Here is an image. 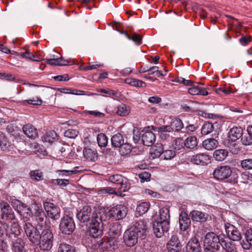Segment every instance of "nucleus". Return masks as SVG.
Returning a JSON list of instances; mask_svg holds the SVG:
<instances>
[{"instance_id": "32", "label": "nucleus", "mask_w": 252, "mask_h": 252, "mask_svg": "<svg viewBox=\"0 0 252 252\" xmlns=\"http://www.w3.org/2000/svg\"><path fill=\"white\" fill-rule=\"evenodd\" d=\"M180 228L183 231H186L190 225V220L186 214L184 215H180L179 219Z\"/></svg>"}, {"instance_id": "19", "label": "nucleus", "mask_w": 252, "mask_h": 252, "mask_svg": "<svg viewBox=\"0 0 252 252\" xmlns=\"http://www.w3.org/2000/svg\"><path fill=\"white\" fill-rule=\"evenodd\" d=\"M226 232L229 238L232 241H239L241 239V234L237 228L233 225L226 226Z\"/></svg>"}, {"instance_id": "22", "label": "nucleus", "mask_w": 252, "mask_h": 252, "mask_svg": "<svg viewBox=\"0 0 252 252\" xmlns=\"http://www.w3.org/2000/svg\"><path fill=\"white\" fill-rule=\"evenodd\" d=\"M11 240L10 247L13 252H26L24 247V242L22 239L17 238Z\"/></svg>"}, {"instance_id": "40", "label": "nucleus", "mask_w": 252, "mask_h": 252, "mask_svg": "<svg viewBox=\"0 0 252 252\" xmlns=\"http://www.w3.org/2000/svg\"><path fill=\"white\" fill-rule=\"evenodd\" d=\"M214 129V125L212 123L208 122L203 125L201 132L202 135H207L212 132Z\"/></svg>"}, {"instance_id": "58", "label": "nucleus", "mask_w": 252, "mask_h": 252, "mask_svg": "<svg viewBox=\"0 0 252 252\" xmlns=\"http://www.w3.org/2000/svg\"><path fill=\"white\" fill-rule=\"evenodd\" d=\"M174 82H179L180 83L183 84L185 86H192V82L190 80H186L182 77H178L175 78L174 80Z\"/></svg>"}, {"instance_id": "63", "label": "nucleus", "mask_w": 252, "mask_h": 252, "mask_svg": "<svg viewBox=\"0 0 252 252\" xmlns=\"http://www.w3.org/2000/svg\"><path fill=\"white\" fill-rule=\"evenodd\" d=\"M189 93L192 95H198L199 93V87L198 85H193L188 90Z\"/></svg>"}, {"instance_id": "17", "label": "nucleus", "mask_w": 252, "mask_h": 252, "mask_svg": "<svg viewBox=\"0 0 252 252\" xmlns=\"http://www.w3.org/2000/svg\"><path fill=\"white\" fill-rule=\"evenodd\" d=\"M33 211L32 216H33L38 222V224L42 225L44 222H45L47 220L45 212L43 210L41 206L38 204H34L32 206Z\"/></svg>"}, {"instance_id": "18", "label": "nucleus", "mask_w": 252, "mask_h": 252, "mask_svg": "<svg viewBox=\"0 0 252 252\" xmlns=\"http://www.w3.org/2000/svg\"><path fill=\"white\" fill-rule=\"evenodd\" d=\"M158 220L162 221L164 229L167 230L168 227H170V215L169 210L167 208H162L159 210V216Z\"/></svg>"}, {"instance_id": "59", "label": "nucleus", "mask_w": 252, "mask_h": 252, "mask_svg": "<svg viewBox=\"0 0 252 252\" xmlns=\"http://www.w3.org/2000/svg\"><path fill=\"white\" fill-rule=\"evenodd\" d=\"M245 236L247 242L252 246V229H247L245 233Z\"/></svg>"}, {"instance_id": "35", "label": "nucleus", "mask_w": 252, "mask_h": 252, "mask_svg": "<svg viewBox=\"0 0 252 252\" xmlns=\"http://www.w3.org/2000/svg\"><path fill=\"white\" fill-rule=\"evenodd\" d=\"M130 112L129 106L122 103L117 106V114L122 117L127 116Z\"/></svg>"}, {"instance_id": "39", "label": "nucleus", "mask_w": 252, "mask_h": 252, "mask_svg": "<svg viewBox=\"0 0 252 252\" xmlns=\"http://www.w3.org/2000/svg\"><path fill=\"white\" fill-rule=\"evenodd\" d=\"M150 205L149 203L143 202L139 204L136 207V212L142 215L146 213L150 208Z\"/></svg>"}, {"instance_id": "33", "label": "nucleus", "mask_w": 252, "mask_h": 252, "mask_svg": "<svg viewBox=\"0 0 252 252\" xmlns=\"http://www.w3.org/2000/svg\"><path fill=\"white\" fill-rule=\"evenodd\" d=\"M84 157L90 161H94L97 158V153L95 150L90 148H85L83 150Z\"/></svg>"}, {"instance_id": "30", "label": "nucleus", "mask_w": 252, "mask_h": 252, "mask_svg": "<svg viewBox=\"0 0 252 252\" xmlns=\"http://www.w3.org/2000/svg\"><path fill=\"white\" fill-rule=\"evenodd\" d=\"M112 146L114 148H119L125 142L123 135L120 133L112 136L111 139Z\"/></svg>"}, {"instance_id": "50", "label": "nucleus", "mask_w": 252, "mask_h": 252, "mask_svg": "<svg viewBox=\"0 0 252 252\" xmlns=\"http://www.w3.org/2000/svg\"><path fill=\"white\" fill-rule=\"evenodd\" d=\"M99 194H118L117 190L114 189V188L112 187H107L99 189L98 191Z\"/></svg>"}, {"instance_id": "6", "label": "nucleus", "mask_w": 252, "mask_h": 252, "mask_svg": "<svg viewBox=\"0 0 252 252\" xmlns=\"http://www.w3.org/2000/svg\"><path fill=\"white\" fill-rule=\"evenodd\" d=\"M54 236L49 229H45L41 233L39 241L38 243L40 250L49 251L53 246Z\"/></svg>"}, {"instance_id": "7", "label": "nucleus", "mask_w": 252, "mask_h": 252, "mask_svg": "<svg viewBox=\"0 0 252 252\" xmlns=\"http://www.w3.org/2000/svg\"><path fill=\"white\" fill-rule=\"evenodd\" d=\"M122 225L119 222L110 223L107 232L108 242L110 245H117L118 239L122 233Z\"/></svg>"}, {"instance_id": "36", "label": "nucleus", "mask_w": 252, "mask_h": 252, "mask_svg": "<svg viewBox=\"0 0 252 252\" xmlns=\"http://www.w3.org/2000/svg\"><path fill=\"white\" fill-rule=\"evenodd\" d=\"M126 37L128 39L133 41L137 45H140L142 44V37L140 34L136 33H126Z\"/></svg>"}, {"instance_id": "60", "label": "nucleus", "mask_w": 252, "mask_h": 252, "mask_svg": "<svg viewBox=\"0 0 252 252\" xmlns=\"http://www.w3.org/2000/svg\"><path fill=\"white\" fill-rule=\"evenodd\" d=\"M215 92L218 94H221V93L228 94L231 93V90L229 88H226L225 87H220L215 89Z\"/></svg>"}, {"instance_id": "37", "label": "nucleus", "mask_w": 252, "mask_h": 252, "mask_svg": "<svg viewBox=\"0 0 252 252\" xmlns=\"http://www.w3.org/2000/svg\"><path fill=\"white\" fill-rule=\"evenodd\" d=\"M170 125L172 127L173 131H180L184 126L182 120L179 118H176L172 120L170 123Z\"/></svg>"}, {"instance_id": "5", "label": "nucleus", "mask_w": 252, "mask_h": 252, "mask_svg": "<svg viewBox=\"0 0 252 252\" xmlns=\"http://www.w3.org/2000/svg\"><path fill=\"white\" fill-rule=\"evenodd\" d=\"M109 181L113 184V188L115 190L119 192H125L130 188V184L128 179L120 174H116L110 176Z\"/></svg>"}, {"instance_id": "12", "label": "nucleus", "mask_w": 252, "mask_h": 252, "mask_svg": "<svg viewBox=\"0 0 252 252\" xmlns=\"http://www.w3.org/2000/svg\"><path fill=\"white\" fill-rule=\"evenodd\" d=\"M43 207L49 218L56 221L60 219L61 210L58 206L51 202H45Z\"/></svg>"}, {"instance_id": "3", "label": "nucleus", "mask_w": 252, "mask_h": 252, "mask_svg": "<svg viewBox=\"0 0 252 252\" xmlns=\"http://www.w3.org/2000/svg\"><path fill=\"white\" fill-rule=\"evenodd\" d=\"M104 213L98 212L97 216L87 223L89 226V234L94 238L100 237L104 231V222H106Z\"/></svg>"}, {"instance_id": "46", "label": "nucleus", "mask_w": 252, "mask_h": 252, "mask_svg": "<svg viewBox=\"0 0 252 252\" xmlns=\"http://www.w3.org/2000/svg\"><path fill=\"white\" fill-rule=\"evenodd\" d=\"M59 91L64 94H83V91L77 90L76 89H73L70 88H60L59 89Z\"/></svg>"}, {"instance_id": "53", "label": "nucleus", "mask_w": 252, "mask_h": 252, "mask_svg": "<svg viewBox=\"0 0 252 252\" xmlns=\"http://www.w3.org/2000/svg\"><path fill=\"white\" fill-rule=\"evenodd\" d=\"M171 125H164L157 128V131L159 133H166L170 132L173 131Z\"/></svg>"}, {"instance_id": "9", "label": "nucleus", "mask_w": 252, "mask_h": 252, "mask_svg": "<svg viewBox=\"0 0 252 252\" xmlns=\"http://www.w3.org/2000/svg\"><path fill=\"white\" fill-rule=\"evenodd\" d=\"M98 213L93 211L90 206L85 205L77 213L76 217L81 222L88 223Z\"/></svg>"}, {"instance_id": "45", "label": "nucleus", "mask_w": 252, "mask_h": 252, "mask_svg": "<svg viewBox=\"0 0 252 252\" xmlns=\"http://www.w3.org/2000/svg\"><path fill=\"white\" fill-rule=\"evenodd\" d=\"M119 148L120 149V152L122 155H126L131 152L132 146L127 142H124V144H122Z\"/></svg>"}, {"instance_id": "31", "label": "nucleus", "mask_w": 252, "mask_h": 252, "mask_svg": "<svg viewBox=\"0 0 252 252\" xmlns=\"http://www.w3.org/2000/svg\"><path fill=\"white\" fill-rule=\"evenodd\" d=\"M185 147L189 150H193L196 148L198 144L197 138L195 136H191L184 140Z\"/></svg>"}, {"instance_id": "43", "label": "nucleus", "mask_w": 252, "mask_h": 252, "mask_svg": "<svg viewBox=\"0 0 252 252\" xmlns=\"http://www.w3.org/2000/svg\"><path fill=\"white\" fill-rule=\"evenodd\" d=\"M30 176L32 180L36 181H42L44 179L42 172L39 170L32 171Z\"/></svg>"}, {"instance_id": "61", "label": "nucleus", "mask_w": 252, "mask_h": 252, "mask_svg": "<svg viewBox=\"0 0 252 252\" xmlns=\"http://www.w3.org/2000/svg\"><path fill=\"white\" fill-rule=\"evenodd\" d=\"M0 78L7 81H13L15 80V77L11 74H6L4 72H0Z\"/></svg>"}, {"instance_id": "2", "label": "nucleus", "mask_w": 252, "mask_h": 252, "mask_svg": "<svg viewBox=\"0 0 252 252\" xmlns=\"http://www.w3.org/2000/svg\"><path fill=\"white\" fill-rule=\"evenodd\" d=\"M224 235H217L213 232H209L205 235L203 247L205 252H219L221 246V241L224 240Z\"/></svg>"}, {"instance_id": "44", "label": "nucleus", "mask_w": 252, "mask_h": 252, "mask_svg": "<svg viewBox=\"0 0 252 252\" xmlns=\"http://www.w3.org/2000/svg\"><path fill=\"white\" fill-rule=\"evenodd\" d=\"M97 141L98 145L101 147H105L108 143V138L106 135L103 133H100L97 135Z\"/></svg>"}, {"instance_id": "29", "label": "nucleus", "mask_w": 252, "mask_h": 252, "mask_svg": "<svg viewBox=\"0 0 252 252\" xmlns=\"http://www.w3.org/2000/svg\"><path fill=\"white\" fill-rule=\"evenodd\" d=\"M219 146L218 140L213 138H208L202 142V147L207 150L212 151Z\"/></svg>"}, {"instance_id": "34", "label": "nucleus", "mask_w": 252, "mask_h": 252, "mask_svg": "<svg viewBox=\"0 0 252 252\" xmlns=\"http://www.w3.org/2000/svg\"><path fill=\"white\" fill-rule=\"evenodd\" d=\"M228 152L225 149H219L215 151L213 157L215 160L221 161L224 160L228 156Z\"/></svg>"}, {"instance_id": "11", "label": "nucleus", "mask_w": 252, "mask_h": 252, "mask_svg": "<svg viewBox=\"0 0 252 252\" xmlns=\"http://www.w3.org/2000/svg\"><path fill=\"white\" fill-rule=\"evenodd\" d=\"M24 229L30 241L32 244H38L41 236V233L38 229L29 222L25 223Z\"/></svg>"}, {"instance_id": "54", "label": "nucleus", "mask_w": 252, "mask_h": 252, "mask_svg": "<svg viewBox=\"0 0 252 252\" xmlns=\"http://www.w3.org/2000/svg\"><path fill=\"white\" fill-rule=\"evenodd\" d=\"M163 157L165 159H170L175 156V152L173 150H166L163 151Z\"/></svg>"}, {"instance_id": "51", "label": "nucleus", "mask_w": 252, "mask_h": 252, "mask_svg": "<svg viewBox=\"0 0 252 252\" xmlns=\"http://www.w3.org/2000/svg\"><path fill=\"white\" fill-rule=\"evenodd\" d=\"M78 134V131L74 129H68L65 131L64 135L69 138L74 139Z\"/></svg>"}, {"instance_id": "56", "label": "nucleus", "mask_w": 252, "mask_h": 252, "mask_svg": "<svg viewBox=\"0 0 252 252\" xmlns=\"http://www.w3.org/2000/svg\"><path fill=\"white\" fill-rule=\"evenodd\" d=\"M153 154L156 157H159L161 155H163V150L161 144H159V146H155L153 147Z\"/></svg>"}, {"instance_id": "24", "label": "nucleus", "mask_w": 252, "mask_h": 252, "mask_svg": "<svg viewBox=\"0 0 252 252\" xmlns=\"http://www.w3.org/2000/svg\"><path fill=\"white\" fill-rule=\"evenodd\" d=\"M187 252H201V248L199 240L195 237L192 238L186 246Z\"/></svg>"}, {"instance_id": "27", "label": "nucleus", "mask_w": 252, "mask_h": 252, "mask_svg": "<svg viewBox=\"0 0 252 252\" xmlns=\"http://www.w3.org/2000/svg\"><path fill=\"white\" fill-rule=\"evenodd\" d=\"M23 131L25 135L32 139L35 138L38 135L37 129L34 126L30 124L23 126Z\"/></svg>"}, {"instance_id": "64", "label": "nucleus", "mask_w": 252, "mask_h": 252, "mask_svg": "<svg viewBox=\"0 0 252 252\" xmlns=\"http://www.w3.org/2000/svg\"><path fill=\"white\" fill-rule=\"evenodd\" d=\"M251 41L250 36H243L239 39V42L243 45L246 46Z\"/></svg>"}, {"instance_id": "62", "label": "nucleus", "mask_w": 252, "mask_h": 252, "mask_svg": "<svg viewBox=\"0 0 252 252\" xmlns=\"http://www.w3.org/2000/svg\"><path fill=\"white\" fill-rule=\"evenodd\" d=\"M27 54L26 59L36 62H40L42 60L39 57H35L33 54L30 53L28 50L26 52Z\"/></svg>"}, {"instance_id": "13", "label": "nucleus", "mask_w": 252, "mask_h": 252, "mask_svg": "<svg viewBox=\"0 0 252 252\" xmlns=\"http://www.w3.org/2000/svg\"><path fill=\"white\" fill-rule=\"evenodd\" d=\"M232 174V170L228 165H220L216 168L213 172L214 178L218 181H223L228 179Z\"/></svg>"}, {"instance_id": "21", "label": "nucleus", "mask_w": 252, "mask_h": 252, "mask_svg": "<svg viewBox=\"0 0 252 252\" xmlns=\"http://www.w3.org/2000/svg\"><path fill=\"white\" fill-rule=\"evenodd\" d=\"M210 156L205 154H198L193 156L191 162L195 164H207L210 162Z\"/></svg>"}, {"instance_id": "25", "label": "nucleus", "mask_w": 252, "mask_h": 252, "mask_svg": "<svg viewBox=\"0 0 252 252\" xmlns=\"http://www.w3.org/2000/svg\"><path fill=\"white\" fill-rule=\"evenodd\" d=\"M167 248L170 252H177L181 250V245L177 236H172L167 244Z\"/></svg>"}, {"instance_id": "55", "label": "nucleus", "mask_w": 252, "mask_h": 252, "mask_svg": "<svg viewBox=\"0 0 252 252\" xmlns=\"http://www.w3.org/2000/svg\"><path fill=\"white\" fill-rule=\"evenodd\" d=\"M138 176L141 180V182L143 183L150 181L151 174L148 172H143L140 173Z\"/></svg>"}, {"instance_id": "16", "label": "nucleus", "mask_w": 252, "mask_h": 252, "mask_svg": "<svg viewBox=\"0 0 252 252\" xmlns=\"http://www.w3.org/2000/svg\"><path fill=\"white\" fill-rule=\"evenodd\" d=\"M0 218L4 220L15 219L14 212L10 206L7 203L0 205Z\"/></svg>"}, {"instance_id": "26", "label": "nucleus", "mask_w": 252, "mask_h": 252, "mask_svg": "<svg viewBox=\"0 0 252 252\" xmlns=\"http://www.w3.org/2000/svg\"><path fill=\"white\" fill-rule=\"evenodd\" d=\"M141 140L144 145L151 146L156 141V136L153 132L147 131L142 135Z\"/></svg>"}, {"instance_id": "15", "label": "nucleus", "mask_w": 252, "mask_h": 252, "mask_svg": "<svg viewBox=\"0 0 252 252\" xmlns=\"http://www.w3.org/2000/svg\"><path fill=\"white\" fill-rule=\"evenodd\" d=\"M108 213L110 217L116 220H120L126 216L127 210L125 206L120 204L112 207Z\"/></svg>"}, {"instance_id": "4", "label": "nucleus", "mask_w": 252, "mask_h": 252, "mask_svg": "<svg viewBox=\"0 0 252 252\" xmlns=\"http://www.w3.org/2000/svg\"><path fill=\"white\" fill-rule=\"evenodd\" d=\"M243 133V130L240 126L233 127L231 128L227 135V138L222 141V144L227 148H228L233 153H235L239 150V148H235L238 145L236 142L240 138H241Z\"/></svg>"}, {"instance_id": "41", "label": "nucleus", "mask_w": 252, "mask_h": 252, "mask_svg": "<svg viewBox=\"0 0 252 252\" xmlns=\"http://www.w3.org/2000/svg\"><path fill=\"white\" fill-rule=\"evenodd\" d=\"M222 252H235L234 246L230 242H226L224 239L221 241Z\"/></svg>"}, {"instance_id": "28", "label": "nucleus", "mask_w": 252, "mask_h": 252, "mask_svg": "<svg viewBox=\"0 0 252 252\" xmlns=\"http://www.w3.org/2000/svg\"><path fill=\"white\" fill-rule=\"evenodd\" d=\"M41 140L43 142L52 144L58 140V136L55 131H49L41 137Z\"/></svg>"}, {"instance_id": "42", "label": "nucleus", "mask_w": 252, "mask_h": 252, "mask_svg": "<svg viewBox=\"0 0 252 252\" xmlns=\"http://www.w3.org/2000/svg\"><path fill=\"white\" fill-rule=\"evenodd\" d=\"M46 62L51 65L65 66L66 63H62L63 58L45 59Z\"/></svg>"}, {"instance_id": "38", "label": "nucleus", "mask_w": 252, "mask_h": 252, "mask_svg": "<svg viewBox=\"0 0 252 252\" xmlns=\"http://www.w3.org/2000/svg\"><path fill=\"white\" fill-rule=\"evenodd\" d=\"M125 82L130 85L137 87H145L146 83L141 81L135 78H127L125 79Z\"/></svg>"}, {"instance_id": "52", "label": "nucleus", "mask_w": 252, "mask_h": 252, "mask_svg": "<svg viewBox=\"0 0 252 252\" xmlns=\"http://www.w3.org/2000/svg\"><path fill=\"white\" fill-rule=\"evenodd\" d=\"M241 142L242 145L245 146H250L252 145V137L249 134L244 135L241 137Z\"/></svg>"}, {"instance_id": "20", "label": "nucleus", "mask_w": 252, "mask_h": 252, "mask_svg": "<svg viewBox=\"0 0 252 252\" xmlns=\"http://www.w3.org/2000/svg\"><path fill=\"white\" fill-rule=\"evenodd\" d=\"M189 216L193 221L200 222H204L211 218L207 214L197 210L192 211Z\"/></svg>"}, {"instance_id": "48", "label": "nucleus", "mask_w": 252, "mask_h": 252, "mask_svg": "<svg viewBox=\"0 0 252 252\" xmlns=\"http://www.w3.org/2000/svg\"><path fill=\"white\" fill-rule=\"evenodd\" d=\"M184 143V140L182 138H177L174 141L173 147L175 150H180L185 147Z\"/></svg>"}, {"instance_id": "14", "label": "nucleus", "mask_w": 252, "mask_h": 252, "mask_svg": "<svg viewBox=\"0 0 252 252\" xmlns=\"http://www.w3.org/2000/svg\"><path fill=\"white\" fill-rule=\"evenodd\" d=\"M12 205L15 210L19 214L24 218H29L32 217V210L27 204L22 202L21 201L16 200L12 202Z\"/></svg>"}, {"instance_id": "57", "label": "nucleus", "mask_w": 252, "mask_h": 252, "mask_svg": "<svg viewBox=\"0 0 252 252\" xmlns=\"http://www.w3.org/2000/svg\"><path fill=\"white\" fill-rule=\"evenodd\" d=\"M22 102L23 104H26V103H27L28 104L40 105L42 103V101L41 99L37 98L36 99H28L23 100Z\"/></svg>"}, {"instance_id": "23", "label": "nucleus", "mask_w": 252, "mask_h": 252, "mask_svg": "<svg viewBox=\"0 0 252 252\" xmlns=\"http://www.w3.org/2000/svg\"><path fill=\"white\" fill-rule=\"evenodd\" d=\"M162 221L159 220H155L152 222L153 229L154 234L158 238H160L164 232L168 231L169 227H168L167 230L164 229L163 225H162Z\"/></svg>"}, {"instance_id": "1", "label": "nucleus", "mask_w": 252, "mask_h": 252, "mask_svg": "<svg viewBox=\"0 0 252 252\" xmlns=\"http://www.w3.org/2000/svg\"><path fill=\"white\" fill-rule=\"evenodd\" d=\"M146 222L143 220L135 222L124 234V242L129 247H132L138 243L139 240L145 239L147 236Z\"/></svg>"}, {"instance_id": "10", "label": "nucleus", "mask_w": 252, "mask_h": 252, "mask_svg": "<svg viewBox=\"0 0 252 252\" xmlns=\"http://www.w3.org/2000/svg\"><path fill=\"white\" fill-rule=\"evenodd\" d=\"M0 224L3 226L5 229V234L10 239H13V236L17 238L21 234V227L17 221H13L11 224L10 229H9L8 224L6 222L0 221Z\"/></svg>"}, {"instance_id": "8", "label": "nucleus", "mask_w": 252, "mask_h": 252, "mask_svg": "<svg viewBox=\"0 0 252 252\" xmlns=\"http://www.w3.org/2000/svg\"><path fill=\"white\" fill-rule=\"evenodd\" d=\"M75 228V225L73 218L68 215L63 216L60 222L59 229L63 234L69 235Z\"/></svg>"}, {"instance_id": "49", "label": "nucleus", "mask_w": 252, "mask_h": 252, "mask_svg": "<svg viewBox=\"0 0 252 252\" xmlns=\"http://www.w3.org/2000/svg\"><path fill=\"white\" fill-rule=\"evenodd\" d=\"M241 166L244 170L252 169V158H246L241 161Z\"/></svg>"}, {"instance_id": "47", "label": "nucleus", "mask_w": 252, "mask_h": 252, "mask_svg": "<svg viewBox=\"0 0 252 252\" xmlns=\"http://www.w3.org/2000/svg\"><path fill=\"white\" fill-rule=\"evenodd\" d=\"M58 252H75V249L71 245L63 243L60 245Z\"/></svg>"}]
</instances>
